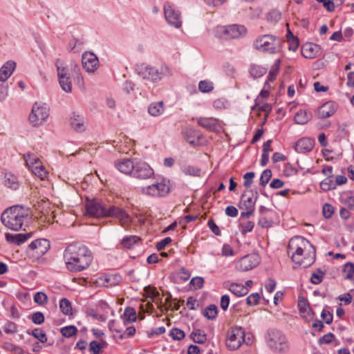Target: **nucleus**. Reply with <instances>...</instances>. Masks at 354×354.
<instances>
[{
  "label": "nucleus",
  "mask_w": 354,
  "mask_h": 354,
  "mask_svg": "<svg viewBox=\"0 0 354 354\" xmlns=\"http://www.w3.org/2000/svg\"><path fill=\"white\" fill-rule=\"evenodd\" d=\"M63 257L66 268L72 272H80L86 270L93 259L91 251L80 243L67 245L64 251Z\"/></svg>",
  "instance_id": "f257e3e1"
},
{
  "label": "nucleus",
  "mask_w": 354,
  "mask_h": 354,
  "mask_svg": "<svg viewBox=\"0 0 354 354\" xmlns=\"http://www.w3.org/2000/svg\"><path fill=\"white\" fill-rule=\"evenodd\" d=\"M288 253L292 261L303 268L310 267L315 261V248L309 241L302 236L291 238L288 245Z\"/></svg>",
  "instance_id": "f03ea898"
},
{
  "label": "nucleus",
  "mask_w": 354,
  "mask_h": 354,
  "mask_svg": "<svg viewBox=\"0 0 354 354\" xmlns=\"http://www.w3.org/2000/svg\"><path fill=\"white\" fill-rule=\"evenodd\" d=\"M31 216L28 208L14 205L5 209L1 216V221L8 229L19 231L28 226Z\"/></svg>",
  "instance_id": "7ed1b4c3"
},
{
  "label": "nucleus",
  "mask_w": 354,
  "mask_h": 354,
  "mask_svg": "<svg viewBox=\"0 0 354 354\" xmlns=\"http://www.w3.org/2000/svg\"><path fill=\"white\" fill-rule=\"evenodd\" d=\"M283 41L273 35H263L259 36L253 42L254 49L262 53L277 54L282 48Z\"/></svg>",
  "instance_id": "20e7f679"
},
{
  "label": "nucleus",
  "mask_w": 354,
  "mask_h": 354,
  "mask_svg": "<svg viewBox=\"0 0 354 354\" xmlns=\"http://www.w3.org/2000/svg\"><path fill=\"white\" fill-rule=\"evenodd\" d=\"M138 74L143 79L156 82L163 77H171L173 73L170 68L165 64L160 66V69L153 66L142 64L137 68Z\"/></svg>",
  "instance_id": "39448f33"
},
{
  "label": "nucleus",
  "mask_w": 354,
  "mask_h": 354,
  "mask_svg": "<svg viewBox=\"0 0 354 354\" xmlns=\"http://www.w3.org/2000/svg\"><path fill=\"white\" fill-rule=\"evenodd\" d=\"M268 348L274 353H284L289 349V344L286 335L277 329H269L265 336Z\"/></svg>",
  "instance_id": "423d86ee"
},
{
  "label": "nucleus",
  "mask_w": 354,
  "mask_h": 354,
  "mask_svg": "<svg viewBox=\"0 0 354 354\" xmlns=\"http://www.w3.org/2000/svg\"><path fill=\"white\" fill-rule=\"evenodd\" d=\"M245 342L250 344V339L245 340V332L239 326L230 328L227 333L226 346L230 351H236L241 347L242 344Z\"/></svg>",
  "instance_id": "0eeeda50"
},
{
  "label": "nucleus",
  "mask_w": 354,
  "mask_h": 354,
  "mask_svg": "<svg viewBox=\"0 0 354 354\" xmlns=\"http://www.w3.org/2000/svg\"><path fill=\"white\" fill-rule=\"evenodd\" d=\"M49 116V109L45 103L35 102L29 115V121L34 127L41 125Z\"/></svg>",
  "instance_id": "6e6552de"
},
{
  "label": "nucleus",
  "mask_w": 354,
  "mask_h": 354,
  "mask_svg": "<svg viewBox=\"0 0 354 354\" xmlns=\"http://www.w3.org/2000/svg\"><path fill=\"white\" fill-rule=\"evenodd\" d=\"M164 15L166 21L175 28L182 26V17L180 12L169 1H166L163 6Z\"/></svg>",
  "instance_id": "1a4fd4ad"
},
{
  "label": "nucleus",
  "mask_w": 354,
  "mask_h": 354,
  "mask_svg": "<svg viewBox=\"0 0 354 354\" xmlns=\"http://www.w3.org/2000/svg\"><path fill=\"white\" fill-rule=\"evenodd\" d=\"M86 213L93 217L104 218L106 206L97 199H86L85 203Z\"/></svg>",
  "instance_id": "9d476101"
},
{
  "label": "nucleus",
  "mask_w": 354,
  "mask_h": 354,
  "mask_svg": "<svg viewBox=\"0 0 354 354\" xmlns=\"http://www.w3.org/2000/svg\"><path fill=\"white\" fill-rule=\"evenodd\" d=\"M133 167L131 177L145 180L151 178L154 174L153 170L150 165L142 160L136 159Z\"/></svg>",
  "instance_id": "9b49d317"
},
{
  "label": "nucleus",
  "mask_w": 354,
  "mask_h": 354,
  "mask_svg": "<svg viewBox=\"0 0 354 354\" xmlns=\"http://www.w3.org/2000/svg\"><path fill=\"white\" fill-rule=\"evenodd\" d=\"M105 214V217H111L118 220L122 226L129 225L131 221L129 215L124 209L114 205L106 207Z\"/></svg>",
  "instance_id": "f8f14e48"
},
{
  "label": "nucleus",
  "mask_w": 354,
  "mask_h": 354,
  "mask_svg": "<svg viewBox=\"0 0 354 354\" xmlns=\"http://www.w3.org/2000/svg\"><path fill=\"white\" fill-rule=\"evenodd\" d=\"M50 242L46 239H39L32 241L28 246L27 252L39 258L50 249Z\"/></svg>",
  "instance_id": "ddd939ff"
},
{
  "label": "nucleus",
  "mask_w": 354,
  "mask_h": 354,
  "mask_svg": "<svg viewBox=\"0 0 354 354\" xmlns=\"http://www.w3.org/2000/svg\"><path fill=\"white\" fill-rule=\"evenodd\" d=\"M260 263L259 257L256 254H250L241 258L235 263V268L240 272H245L257 267Z\"/></svg>",
  "instance_id": "4468645a"
},
{
  "label": "nucleus",
  "mask_w": 354,
  "mask_h": 354,
  "mask_svg": "<svg viewBox=\"0 0 354 354\" xmlns=\"http://www.w3.org/2000/svg\"><path fill=\"white\" fill-rule=\"evenodd\" d=\"M221 37L225 39H237L244 36L247 30L244 26L232 24L221 28Z\"/></svg>",
  "instance_id": "2eb2a0df"
},
{
  "label": "nucleus",
  "mask_w": 354,
  "mask_h": 354,
  "mask_svg": "<svg viewBox=\"0 0 354 354\" xmlns=\"http://www.w3.org/2000/svg\"><path fill=\"white\" fill-rule=\"evenodd\" d=\"M82 62L83 67L89 73H93L99 65L97 56L91 52H86L82 55Z\"/></svg>",
  "instance_id": "dca6fc26"
},
{
  "label": "nucleus",
  "mask_w": 354,
  "mask_h": 354,
  "mask_svg": "<svg viewBox=\"0 0 354 354\" xmlns=\"http://www.w3.org/2000/svg\"><path fill=\"white\" fill-rule=\"evenodd\" d=\"M321 53V48L313 43H306L301 47V55L307 59H314Z\"/></svg>",
  "instance_id": "f3484780"
},
{
  "label": "nucleus",
  "mask_w": 354,
  "mask_h": 354,
  "mask_svg": "<svg viewBox=\"0 0 354 354\" xmlns=\"http://www.w3.org/2000/svg\"><path fill=\"white\" fill-rule=\"evenodd\" d=\"M136 159L124 158L115 162V167L121 173L131 176Z\"/></svg>",
  "instance_id": "a211bd4d"
},
{
  "label": "nucleus",
  "mask_w": 354,
  "mask_h": 354,
  "mask_svg": "<svg viewBox=\"0 0 354 354\" xmlns=\"http://www.w3.org/2000/svg\"><path fill=\"white\" fill-rule=\"evenodd\" d=\"M315 146V140L310 138H302L297 141L295 145V149L298 153L310 152Z\"/></svg>",
  "instance_id": "6ab92c4d"
},
{
  "label": "nucleus",
  "mask_w": 354,
  "mask_h": 354,
  "mask_svg": "<svg viewBox=\"0 0 354 354\" xmlns=\"http://www.w3.org/2000/svg\"><path fill=\"white\" fill-rule=\"evenodd\" d=\"M335 111L336 104L334 102L328 101L319 107L317 115L319 118L325 119L332 116Z\"/></svg>",
  "instance_id": "aec40b11"
},
{
  "label": "nucleus",
  "mask_w": 354,
  "mask_h": 354,
  "mask_svg": "<svg viewBox=\"0 0 354 354\" xmlns=\"http://www.w3.org/2000/svg\"><path fill=\"white\" fill-rule=\"evenodd\" d=\"M196 121L200 127L210 131H215L219 127L218 120L214 118L200 117L196 118Z\"/></svg>",
  "instance_id": "412c9836"
},
{
  "label": "nucleus",
  "mask_w": 354,
  "mask_h": 354,
  "mask_svg": "<svg viewBox=\"0 0 354 354\" xmlns=\"http://www.w3.org/2000/svg\"><path fill=\"white\" fill-rule=\"evenodd\" d=\"M32 236L31 233L10 234L6 233L5 238L8 243L19 245L28 241Z\"/></svg>",
  "instance_id": "4be33fe9"
},
{
  "label": "nucleus",
  "mask_w": 354,
  "mask_h": 354,
  "mask_svg": "<svg viewBox=\"0 0 354 354\" xmlns=\"http://www.w3.org/2000/svg\"><path fill=\"white\" fill-rule=\"evenodd\" d=\"M298 309L301 315L304 317L311 318L314 313L310 309V305L307 299L304 297H299L298 299Z\"/></svg>",
  "instance_id": "5701e85b"
},
{
  "label": "nucleus",
  "mask_w": 354,
  "mask_h": 354,
  "mask_svg": "<svg viewBox=\"0 0 354 354\" xmlns=\"http://www.w3.org/2000/svg\"><path fill=\"white\" fill-rule=\"evenodd\" d=\"M16 67L15 62L8 61L6 62L0 68V81L5 82L13 73Z\"/></svg>",
  "instance_id": "b1692460"
},
{
  "label": "nucleus",
  "mask_w": 354,
  "mask_h": 354,
  "mask_svg": "<svg viewBox=\"0 0 354 354\" xmlns=\"http://www.w3.org/2000/svg\"><path fill=\"white\" fill-rule=\"evenodd\" d=\"M71 126L77 132H82L85 130L84 119L82 116L73 113L71 118Z\"/></svg>",
  "instance_id": "393cba45"
},
{
  "label": "nucleus",
  "mask_w": 354,
  "mask_h": 354,
  "mask_svg": "<svg viewBox=\"0 0 354 354\" xmlns=\"http://www.w3.org/2000/svg\"><path fill=\"white\" fill-rule=\"evenodd\" d=\"M241 208L243 209H254L255 200L253 194L250 192H245L241 197Z\"/></svg>",
  "instance_id": "a878e982"
},
{
  "label": "nucleus",
  "mask_w": 354,
  "mask_h": 354,
  "mask_svg": "<svg viewBox=\"0 0 354 354\" xmlns=\"http://www.w3.org/2000/svg\"><path fill=\"white\" fill-rule=\"evenodd\" d=\"M228 290L236 297L245 296L249 291L247 287H245L243 284L236 283H231L228 287Z\"/></svg>",
  "instance_id": "bb28decb"
},
{
  "label": "nucleus",
  "mask_w": 354,
  "mask_h": 354,
  "mask_svg": "<svg viewBox=\"0 0 354 354\" xmlns=\"http://www.w3.org/2000/svg\"><path fill=\"white\" fill-rule=\"evenodd\" d=\"M263 216H262L259 220V225L262 227H268L272 226L273 224V220L270 215L273 214V212L267 209H264L262 211Z\"/></svg>",
  "instance_id": "cd10ccee"
},
{
  "label": "nucleus",
  "mask_w": 354,
  "mask_h": 354,
  "mask_svg": "<svg viewBox=\"0 0 354 354\" xmlns=\"http://www.w3.org/2000/svg\"><path fill=\"white\" fill-rule=\"evenodd\" d=\"M164 104L162 102L151 103L148 107V112L152 116H159L164 112Z\"/></svg>",
  "instance_id": "c85d7f7f"
},
{
  "label": "nucleus",
  "mask_w": 354,
  "mask_h": 354,
  "mask_svg": "<svg viewBox=\"0 0 354 354\" xmlns=\"http://www.w3.org/2000/svg\"><path fill=\"white\" fill-rule=\"evenodd\" d=\"M311 118V115L306 111H299L294 117V120L297 124H306Z\"/></svg>",
  "instance_id": "c756f323"
},
{
  "label": "nucleus",
  "mask_w": 354,
  "mask_h": 354,
  "mask_svg": "<svg viewBox=\"0 0 354 354\" xmlns=\"http://www.w3.org/2000/svg\"><path fill=\"white\" fill-rule=\"evenodd\" d=\"M55 64L57 68V76L59 79H64V77L69 76L68 69L65 66V64L62 60H61L60 59H57L55 60Z\"/></svg>",
  "instance_id": "7c9ffc66"
},
{
  "label": "nucleus",
  "mask_w": 354,
  "mask_h": 354,
  "mask_svg": "<svg viewBox=\"0 0 354 354\" xmlns=\"http://www.w3.org/2000/svg\"><path fill=\"white\" fill-rule=\"evenodd\" d=\"M342 275L344 279L353 280L354 279V263L348 262L344 265L342 269Z\"/></svg>",
  "instance_id": "2f4dec72"
},
{
  "label": "nucleus",
  "mask_w": 354,
  "mask_h": 354,
  "mask_svg": "<svg viewBox=\"0 0 354 354\" xmlns=\"http://www.w3.org/2000/svg\"><path fill=\"white\" fill-rule=\"evenodd\" d=\"M30 170L41 180H45L48 177V173L41 165V162H39L38 165L37 164L35 166H32V168L30 169Z\"/></svg>",
  "instance_id": "473e14b6"
},
{
  "label": "nucleus",
  "mask_w": 354,
  "mask_h": 354,
  "mask_svg": "<svg viewBox=\"0 0 354 354\" xmlns=\"http://www.w3.org/2000/svg\"><path fill=\"white\" fill-rule=\"evenodd\" d=\"M203 314L207 319L213 320L218 315V308L216 305L210 304L205 308Z\"/></svg>",
  "instance_id": "72a5a7b5"
},
{
  "label": "nucleus",
  "mask_w": 354,
  "mask_h": 354,
  "mask_svg": "<svg viewBox=\"0 0 354 354\" xmlns=\"http://www.w3.org/2000/svg\"><path fill=\"white\" fill-rule=\"evenodd\" d=\"M3 348L6 351L12 353V354H25V352L21 347L17 346L11 342H4L3 344Z\"/></svg>",
  "instance_id": "f704fd0d"
},
{
  "label": "nucleus",
  "mask_w": 354,
  "mask_h": 354,
  "mask_svg": "<svg viewBox=\"0 0 354 354\" xmlns=\"http://www.w3.org/2000/svg\"><path fill=\"white\" fill-rule=\"evenodd\" d=\"M191 337L194 342L199 344L204 343L207 339L206 335L200 329L194 330Z\"/></svg>",
  "instance_id": "c9c22d12"
},
{
  "label": "nucleus",
  "mask_w": 354,
  "mask_h": 354,
  "mask_svg": "<svg viewBox=\"0 0 354 354\" xmlns=\"http://www.w3.org/2000/svg\"><path fill=\"white\" fill-rule=\"evenodd\" d=\"M320 187L324 191L335 189L336 185L333 177H327L320 183Z\"/></svg>",
  "instance_id": "e433bc0d"
},
{
  "label": "nucleus",
  "mask_w": 354,
  "mask_h": 354,
  "mask_svg": "<svg viewBox=\"0 0 354 354\" xmlns=\"http://www.w3.org/2000/svg\"><path fill=\"white\" fill-rule=\"evenodd\" d=\"M182 170L185 175L193 176H200L201 173V169L200 168L193 165L185 166Z\"/></svg>",
  "instance_id": "4c0bfd02"
},
{
  "label": "nucleus",
  "mask_w": 354,
  "mask_h": 354,
  "mask_svg": "<svg viewBox=\"0 0 354 354\" xmlns=\"http://www.w3.org/2000/svg\"><path fill=\"white\" fill-rule=\"evenodd\" d=\"M27 333L32 335L35 338L37 339L41 343L47 342V337L46 333L39 328H35L31 332L27 331Z\"/></svg>",
  "instance_id": "58836bf2"
},
{
  "label": "nucleus",
  "mask_w": 354,
  "mask_h": 354,
  "mask_svg": "<svg viewBox=\"0 0 354 354\" xmlns=\"http://www.w3.org/2000/svg\"><path fill=\"white\" fill-rule=\"evenodd\" d=\"M140 239L137 236H125L122 240V244L124 248H131L134 244L137 243Z\"/></svg>",
  "instance_id": "ea45409f"
},
{
  "label": "nucleus",
  "mask_w": 354,
  "mask_h": 354,
  "mask_svg": "<svg viewBox=\"0 0 354 354\" xmlns=\"http://www.w3.org/2000/svg\"><path fill=\"white\" fill-rule=\"evenodd\" d=\"M59 308L64 315H68L71 314L72 307L71 304L68 299L66 298H62V299H60Z\"/></svg>",
  "instance_id": "a19ab883"
},
{
  "label": "nucleus",
  "mask_w": 354,
  "mask_h": 354,
  "mask_svg": "<svg viewBox=\"0 0 354 354\" xmlns=\"http://www.w3.org/2000/svg\"><path fill=\"white\" fill-rule=\"evenodd\" d=\"M124 318L128 322H133L136 320V312L132 307H127L125 308L124 314Z\"/></svg>",
  "instance_id": "79ce46f5"
},
{
  "label": "nucleus",
  "mask_w": 354,
  "mask_h": 354,
  "mask_svg": "<svg viewBox=\"0 0 354 354\" xmlns=\"http://www.w3.org/2000/svg\"><path fill=\"white\" fill-rule=\"evenodd\" d=\"M250 73L254 78H258L266 73V69L258 65H252L250 69Z\"/></svg>",
  "instance_id": "37998d69"
},
{
  "label": "nucleus",
  "mask_w": 354,
  "mask_h": 354,
  "mask_svg": "<svg viewBox=\"0 0 354 354\" xmlns=\"http://www.w3.org/2000/svg\"><path fill=\"white\" fill-rule=\"evenodd\" d=\"M24 160L26 163V165L30 169L32 168V166H35L37 164L38 165L39 162H41L39 158L36 157L32 153H27L24 155Z\"/></svg>",
  "instance_id": "c03bdc74"
},
{
  "label": "nucleus",
  "mask_w": 354,
  "mask_h": 354,
  "mask_svg": "<svg viewBox=\"0 0 354 354\" xmlns=\"http://www.w3.org/2000/svg\"><path fill=\"white\" fill-rule=\"evenodd\" d=\"M198 89L202 93H209L214 89L213 83L209 80H202L198 83Z\"/></svg>",
  "instance_id": "a18cd8bd"
},
{
  "label": "nucleus",
  "mask_w": 354,
  "mask_h": 354,
  "mask_svg": "<svg viewBox=\"0 0 354 354\" xmlns=\"http://www.w3.org/2000/svg\"><path fill=\"white\" fill-rule=\"evenodd\" d=\"M60 332L64 337L69 338L77 333V328L75 326H68L62 328Z\"/></svg>",
  "instance_id": "49530a36"
},
{
  "label": "nucleus",
  "mask_w": 354,
  "mask_h": 354,
  "mask_svg": "<svg viewBox=\"0 0 354 354\" xmlns=\"http://www.w3.org/2000/svg\"><path fill=\"white\" fill-rule=\"evenodd\" d=\"M59 84L62 88L66 93H71L72 91V83L70 76L64 77V79H59Z\"/></svg>",
  "instance_id": "de8ad7c7"
},
{
  "label": "nucleus",
  "mask_w": 354,
  "mask_h": 354,
  "mask_svg": "<svg viewBox=\"0 0 354 354\" xmlns=\"http://www.w3.org/2000/svg\"><path fill=\"white\" fill-rule=\"evenodd\" d=\"M89 351L91 354H102V346L99 342L93 340L89 344Z\"/></svg>",
  "instance_id": "09e8293b"
},
{
  "label": "nucleus",
  "mask_w": 354,
  "mask_h": 354,
  "mask_svg": "<svg viewBox=\"0 0 354 354\" xmlns=\"http://www.w3.org/2000/svg\"><path fill=\"white\" fill-rule=\"evenodd\" d=\"M254 227V223L253 221H247L240 223V229L242 234H246L247 233L252 232Z\"/></svg>",
  "instance_id": "8fccbe9b"
},
{
  "label": "nucleus",
  "mask_w": 354,
  "mask_h": 354,
  "mask_svg": "<svg viewBox=\"0 0 354 354\" xmlns=\"http://www.w3.org/2000/svg\"><path fill=\"white\" fill-rule=\"evenodd\" d=\"M270 93L268 91L263 89L261 91L258 97L254 100V104L252 107V110H255L257 106L262 104V99H266L269 97Z\"/></svg>",
  "instance_id": "3c124183"
},
{
  "label": "nucleus",
  "mask_w": 354,
  "mask_h": 354,
  "mask_svg": "<svg viewBox=\"0 0 354 354\" xmlns=\"http://www.w3.org/2000/svg\"><path fill=\"white\" fill-rule=\"evenodd\" d=\"M335 212L334 207L330 203H325L322 207V214L325 218L329 219Z\"/></svg>",
  "instance_id": "603ef678"
},
{
  "label": "nucleus",
  "mask_w": 354,
  "mask_h": 354,
  "mask_svg": "<svg viewBox=\"0 0 354 354\" xmlns=\"http://www.w3.org/2000/svg\"><path fill=\"white\" fill-rule=\"evenodd\" d=\"M33 300L36 304L44 305L48 302L47 295L43 292H37L35 294Z\"/></svg>",
  "instance_id": "864d4df0"
},
{
  "label": "nucleus",
  "mask_w": 354,
  "mask_h": 354,
  "mask_svg": "<svg viewBox=\"0 0 354 354\" xmlns=\"http://www.w3.org/2000/svg\"><path fill=\"white\" fill-rule=\"evenodd\" d=\"M324 276V272L320 270H317V272H313L310 277V281L312 283L317 285L322 283Z\"/></svg>",
  "instance_id": "5fc2aeb1"
},
{
  "label": "nucleus",
  "mask_w": 354,
  "mask_h": 354,
  "mask_svg": "<svg viewBox=\"0 0 354 354\" xmlns=\"http://www.w3.org/2000/svg\"><path fill=\"white\" fill-rule=\"evenodd\" d=\"M154 185L156 188V191L158 192L160 197L164 196L169 192V188L167 184L163 183H157Z\"/></svg>",
  "instance_id": "6e6d98bb"
},
{
  "label": "nucleus",
  "mask_w": 354,
  "mask_h": 354,
  "mask_svg": "<svg viewBox=\"0 0 354 354\" xmlns=\"http://www.w3.org/2000/svg\"><path fill=\"white\" fill-rule=\"evenodd\" d=\"M3 330L7 334H14L18 330L17 325L13 322H8L3 326Z\"/></svg>",
  "instance_id": "4d7b16f0"
},
{
  "label": "nucleus",
  "mask_w": 354,
  "mask_h": 354,
  "mask_svg": "<svg viewBox=\"0 0 354 354\" xmlns=\"http://www.w3.org/2000/svg\"><path fill=\"white\" fill-rule=\"evenodd\" d=\"M170 336L174 340H181L185 337V334L183 330L177 328H174L170 330Z\"/></svg>",
  "instance_id": "13d9d810"
},
{
  "label": "nucleus",
  "mask_w": 354,
  "mask_h": 354,
  "mask_svg": "<svg viewBox=\"0 0 354 354\" xmlns=\"http://www.w3.org/2000/svg\"><path fill=\"white\" fill-rule=\"evenodd\" d=\"M272 177V171L270 169L264 170L260 177V184L262 186H265L270 180Z\"/></svg>",
  "instance_id": "bf43d9fd"
},
{
  "label": "nucleus",
  "mask_w": 354,
  "mask_h": 354,
  "mask_svg": "<svg viewBox=\"0 0 354 354\" xmlns=\"http://www.w3.org/2000/svg\"><path fill=\"white\" fill-rule=\"evenodd\" d=\"M142 193L151 196L160 197L154 184L142 188Z\"/></svg>",
  "instance_id": "052dcab7"
},
{
  "label": "nucleus",
  "mask_w": 354,
  "mask_h": 354,
  "mask_svg": "<svg viewBox=\"0 0 354 354\" xmlns=\"http://www.w3.org/2000/svg\"><path fill=\"white\" fill-rule=\"evenodd\" d=\"M30 319L34 324L40 325L44 322V315L41 312H35L31 315Z\"/></svg>",
  "instance_id": "680f3d73"
},
{
  "label": "nucleus",
  "mask_w": 354,
  "mask_h": 354,
  "mask_svg": "<svg viewBox=\"0 0 354 354\" xmlns=\"http://www.w3.org/2000/svg\"><path fill=\"white\" fill-rule=\"evenodd\" d=\"M260 296L259 293H252L246 298V304L248 306H254L259 304Z\"/></svg>",
  "instance_id": "e2e57ef3"
},
{
  "label": "nucleus",
  "mask_w": 354,
  "mask_h": 354,
  "mask_svg": "<svg viewBox=\"0 0 354 354\" xmlns=\"http://www.w3.org/2000/svg\"><path fill=\"white\" fill-rule=\"evenodd\" d=\"M255 176V174L253 171L247 172L243 176V185L246 188H249L253 182V178Z\"/></svg>",
  "instance_id": "0e129e2a"
},
{
  "label": "nucleus",
  "mask_w": 354,
  "mask_h": 354,
  "mask_svg": "<svg viewBox=\"0 0 354 354\" xmlns=\"http://www.w3.org/2000/svg\"><path fill=\"white\" fill-rule=\"evenodd\" d=\"M321 317L324 322L327 324H330L333 322V313L328 309L324 308L322 310Z\"/></svg>",
  "instance_id": "69168bd1"
},
{
  "label": "nucleus",
  "mask_w": 354,
  "mask_h": 354,
  "mask_svg": "<svg viewBox=\"0 0 354 354\" xmlns=\"http://www.w3.org/2000/svg\"><path fill=\"white\" fill-rule=\"evenodd\" d=\"M228 105V101L224 98H219L214 101L213 106L216 109H225Z\"/></svg>",
  "instance_id": "338daca9"
},
{
  "label": "nucleus",
  "mask_w": 354,
  "mask_h": 354,
  "mask_svg": "<svg viewBox=\"0 0 354 354\" xmlns=\"http://www.w3.org/2000/svg\"><path fill=\"white\" fill-rule=\"evenodd\" d=\"M136 333V328L134 326H129L126 328L124 331H123L120 335V339L130 338L132 337Z\"/></svg>",
  "instance_id": "774afa93"
}]
</instances>
